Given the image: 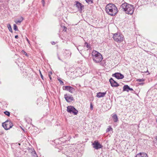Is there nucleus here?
<instances>
[{
    "label": "nucleus",
    "mask_w": 157,
    "mask_h": 157,
    "mask_svg": "<svg viewBox=\"0 0 157 157\" xmlns=\"http://www.w3.org/2000/svg\"><path fill=\"white\" fill-rule=\"evenodd\" d=\"M76 7L78 9V10L81 11L84 9V6L78 1L75 2Z\"/></svg>",
    "instance_id": "9d476101"
},
{
    "label": "nucleus",
    "mask_w": 157,
    "mask_h": 157,
    "mask_svg": "<svg viewBox=\"0 0 157 157\" xmlns=\"http://www.w3.org/2000/svg\"><path fill=\"white\" fill-rule=\"evenodd\" d=\"M21 53L24 55H25L27 56H28V54L24 50H22L21 52Z\"/></svg>",
    "instance_id": "393cba45"
},
{
    "label": "nucleus",
    "mask_w": 157,
    "mask_h": 157,
    "mask_svg": "<svg viewBox=\"0 0 157 157\" xmlns=\"http://www.w3.org/2000/svg\"><path fill=\"white\" fill-rule=\"evenodd\" d=\"M26 40H27V42L29 44H30L29 43L30 41H29V40H28V39L27 38H26Z\"/></svg>",
    "instance_id": "c9c22d12"
},
{
    "label": "nucleus",
    "mask_w": 157,
    "mask_h": 157,
    "mask_svg": "<svg viewBox=\"0 0 157 157\" xmlns=\"http://www.w3.org/2000/svg\"><path fill=\"white\" fill-rule=\"evenodd\" d=\"M7 27L8 28L9 30V31L11 32H12V29L11 27V25L10 24H8L7 25Z\"/></svg>",
    "instance_id": "6ab92c4d"
},
{
    "label": "nucleus",
    "mask_w": 157,
    "mask_h": 157,
    "mask_svg": "<svg viewBox=\"0 0 157 157\" xmlns=\"http://www.w3.org/2000/svg\"><path fill=\"white\" fill-rule=\"evenodd\" d=\"M129 90L132 91L133 90V89L132 88H131L129 87Z\"/></svg>",
    "instance_id": "72a5a7b5"
},
{
    "label": "nucleus",
    "mask_w": 157,
    "mask_h": 157,
    "mask_svg": "<svg viewBox=\"0 0 157 157\" xmlns=\"http://www.w3.org/2000/svg\"><path fill=\"white\" fill-rule=\"evenodd\" d=\"M4 113L6 115H7L8 116H9L10 114V113L9 112L7 111L4 112Z\"/></svg>",
    "instance_id": "b1692460"
},
{
    "label": "nucleus",
    "mask_w": 157,
    "mask_h": 157,
    "mask_svg": "<svg viewBox=\"0 0 157 157\" xmlns=\"http://www.w3.org/2000/svg\"><path fill=\"white\" fill-rule=\"evenodd\" d=\"M39 72H40V75L41 78H42V79L43 80H44V77H43V75H42L41 73V72L40 70H39Z\"/></svg>",
    "instance_id": "c85d7f7f"
},
{
    "label": "nucleus",
    "mask_w": 157,
    "mask_h": 157,
    "mask_svg": "<svg viewBox=\"0 0 157 157\" xmlns=\"http://www.w3.org/2000/svg\"><path fill=\"white\" fill-rule=\"evenodd\" d=\"M135 157H148V156L146 153L140 152L137 154Z\"/></svg>",
    "instance_id": "ddd939ff"
},
{
    "label": "nucleus",
    "mask_w": 157,
    "mask_h": 157,
    "mask_svg": "<svg viewBox=\"0 0 157 157\" xmlns=\"http://www.w3.org/2000/svg\"><path fill=\"white\" fill-rule=\"evenodd\" d=\"M105 11L109 15L113 16L118 12V10L116 6L113 4H108L105 7Z\"/></svg>",
    "instance_id": "f03ea898"
},
{
    "label": "nucleus",
    "mask_w": 157,
    "mask_h": 157,
    "mask_svg": "<svg viewBox=\"0 0 157 157\" xmlns=\"http://www.w3.org/2000/svg\"><path fill=\"white\" fill-rule=\"evenodd\" d=\"M106 94V92H102V93L99 92L97 94L96 96L99 98L103 97H104L105 96Z\"/></svg>",
    "instance_id": "4468645a"
},
{
    "label": "nucleus",
    "mask_w": 157,
    "mask_h": 157,
    "mask_svg": "<svg viewBox=\"0 0 157 157\" xmlns=\"http://www.w3.org/2000/svg\"><path fill=\"white\" fill-rule=\"evenodd\" d=\"M52 74V71H50L48 73V76L50 78V79L51 80L52 79V78L51 77V75Z\"/></svg>",
    "instance_id": "bb28decb"
},
{
    "label": "nucleus",
    "mask_w": 157,
    "mask_h": 157,
    "mask_svg": "<svg viewBox=\"0 0 157 157\" xmlns=\"http://www.w3.org/2000/svg\"><path fill=\"white\" fill-rule=\"evenodd\" d=\"M113 118L114 122H117L118 120L116 114H114L113 116Z\"/></svg>",
    "instance_id": "dca6fc26"
},
{
    "label": "nucleus",
    "mask_w": 157,
    "mask_h": 157,
    "mask_svg": "<svg viewBox=\"0 0 157 157\" xmlns=\"http://www.w3.org/2000/svg\"><path fill=\"white\" fill-rule=\"evenodd\" d=\"M112 129H113V128H112L110 127L109 128L107 129L106 130V132H108L110 130H112Z\"/></svg>",
    "instance_id": "cd10ccee"
},
{
    "label": "nucleus",
    "mask_w": 157,
    "mask_h": 157,
    "mask_svg": "<svg viewBox=\"0 0 157 157\" xmlns=\"http://www.w3.org/2000/svg\"><path fill=\"white\" fill-rule=\"evenodd\" d=\"M67 110L68 112L73 113L75 115H77L78 113V111L74 107L71 106H67Z\"/></svg>",
    "instance_id": "423d86ee"
},
{
    "label": "nucleus",
    "mask_w": 157,
    "mask_h": 157,
    "mask_svg": "<svg viewBox=\"0 0 157 157\" xmlns=\"http://www.w3.org/2000/svg\"><path fill=\"white\" fill-rule=\"evenodd\" d=\"M145 81V79L143 78L142 79H137L136 80L137 82H144Z\"/></svg>",
    "instance_id": "412c9836"
},
{
    "label": "nucleus",
    "mask_w": 157,
    "mask_h": 157,
    "mask_svg": "<svg viewBox=\"0 0 157 157\" xmlns=\"http://www.w3.org/2000/svg\"><path fill=\"white\" fill-rule=\"evenodd\" d=\"M51 43H52V44H53V45L55 44H56L55 42H53H53H52Z\"/></svg>",
    "instance_id": "4c0bfd02"
},
{
    "label": "nucleus",
    "mask_w": 157,
    "mask_h": 157,
    "mask_svg": "<svg viewBox=\"0 0 157 157\" xmlns=\"http://www.w3.org/2000/svg\"><path fill=\"white\" fill-rule=\"evenodd\" d=\"M90 109L91 110H93V106H92V105L91 104H90Z\"/></svg>",
    "instance_id": "7c9ffc66"
},
{
    "label": "nucleus",
    "mask_w": 157,
    "mask_h": 157,
    "mask_svg": "<svg viewBox=\"0 0 157 157\" xmlns=\"http://www.w3.org/2000/svg\"><path fill=\"white\" fill-rule=\"evenodd\" d=\"M156 77L157 78V75H156Z\"/></svg>",
    "instance_id": "37998d69"
},
{
    "label": "nucleus",
    "mask_w": 157,
    "mask_h": 157,
    "mask_svg": "<svg viewBox=\"0 0 157 157\" xmlns=\"http://www.w3.org/2000/svg\"><path fill=\"white\" fill-rule=\"evenodd\" d=\"M112 76L115 77L117 79H122L124 78V76L123 75L118 72L113 74Z\"/></svg>",
    "instance_id": "1a4fd4ad"
},
{
    "label": "nucleus",
    "mask_w": 157,
    "mask_h": 157,
    "mask_svg": "<svg viewBox=\"0 0 157 157\" xmlns=\"http://www.w3.org/2000/svg\"><path fill=\"white\" fill-rule=\"evenodd\" d=\"M84 46L86 47L87 48H90V45L86 42H85Z\"/></svg>",
    "instance_id": "a211bd4d"
},
{
    "label": "nucleus",
    "mask_w": 157,
    "mask_h": 157,
    "mask_svg": "<svg viewBox=\"0 0 157 157\" xmlns=\"http://www.w3.org/2000/svg\"><path fill=\"white\" fill-rule=\"evenodd\" d=\"M113 38L114 40L117 43L122 42L124 39V36L119 33H117L113 34Z\"/></svg>",
    "instance_id": "20e7f679"
},
{
    "label": "nucleus",
    "mask_w": 157,
    "mask_h": 157,
    "mask_svg": "<svg viewBox=\"0 0 157 157\" xmlns=\"http://www.w3.org/2000/svg\"><path fill=\"white\" fill-rule=\"evenodd\" d=\"M64 29L65 30V31H66L67 29V28L65 26H64Z\"/></svg>",
    "instance_id": "e433bc0d"
},
{
    "label": "nucleus",
    "mask_w": 157,
    "mask_h": 157,
    "mask_svg": "<svg viewBox=\"0 0 157 157\" xmlns=\"http://www.w3.org/2000/svg\"><path fill=\"white\" fill-rule=\"evenodd\" d=\"M13 29L15 31H17L18 30L17 26L16 24H14L13 25Z\"/></svg>",
    "instance_id": "aec40b11"
},
{
    "label": "nucleus",
    "mask_w": 157,
    "mask_h": 157,
    "mask_svg": "<svg viewBox=\"0 0 157 157\" xmlns=\"http://www.w3.org/2000/svg\"><path fill=\"white\" fill-rule=\"evenodd\" d=\"M129 87L128 85H124L123 88V91H129Z\"/></svg>",
    "instance_id": "2eb2a0df"
},
{
    "label": "nucleus",
    "mask_w": 157,
    "mask_h": 157,
    "mask_svg": "<svg viewBox=\"0 0 157 157\" xmlns=\"http://www.w3.org/2000/svg\"><path fill=\"white\" fill-rule=\"evenodd\" d=\"M63 90H66L69 91L70 93H72L75 91V89L70 86H65L63 87Z\"/></svg>",
    "instance_id": "9b49d317"
},
{
    "label": "nucleus",
    "mask_w": 157,
    "mask_h": 157,
    "mask_svg": "<svg viewBox=\"0 0 157 157\" xmlns=\"http://www.w3.org/2000/svg\"><path fill=\"white\" fill-rule=\"evenodd\" d=\"M32 155L34 156V157H36L37 156V154L36 153L35 151H33L32 153Z\"/></svg>",
    "instance_id": "5701e85b"
},
{
    "label": "nucleus",
    "mask_w": 157,
    "mask_h": 157,
    "mask_svg": "<svg viewBox=\"0 0 157 157\" xmlns=\"http://www.w3.org/2000/svg\"><path fill=\"white\" fill-rule=\"evenodd\" d=\"M109 82L111 86L113 87H117L119 86V84L112 78L109 79Z\"/></svg>",
    "instance_id": "f8f14e48"
},
{
    "label": "nucleus",
    "mask_w": 157,
    "mask_h": 157,
    "mask_svg": "<svg viewBox=\"0 0 157 157\" xmlns=\"http://www.w3.org/2000/svg\"><path fill=\"white\" fill-rule=\"evenodd\" d=\"M58 80L59 81L61 85H64L63 82L61 80L60 78H58Z\"/></svg>",
    "instance_id": "a878e982"
},
{
    "label": "nucleus",
    "mask_w": 157,
    "mask_h": 157,
    "mask_svg": "<svg viewBox=\"0 0 157 157\" xmlns=\"http://www.w3.org/2000/svg\"><path fill=\"white\" fill-rule=\"evenodd\" d=\"M18 35H16L15 36V38H16V39H17V38H18Z\"/></svg>",
    "instance_id": "f704fd0d"
},
{
    "label": "nucleus",
    "mask_w": 157,
    "mask_h": 157,
    "mask_svg": "<svg viewBox=\"0 0 157 157\" xmlns=\"http://www.w3.org/2000/svg\"><path fill=\"white\" fill-rule=\"evenodd\" d=\"M42 3L43 4V6H44V4H45L44 0H42Z\"/></svg>",
    "instance_id": "c756f323"
},
{
    "label": "nucleus",
    "mask_w": 157,
    "mask_h": 157,
    "mask_svg": "<svg viewBox=\"0 0 157 157\" xmlns=\"http://www.w3.org/2000/svg\"><path fill=\"white\" fill-rule=\"evenodd\" d=\"M92 56L93 61L96 63L100 62L103 59L102 55L95 50L93 51Z\"/></svg>",
    "instance_id": "7ed1b4c3"
},
{
    "label": "nucleus",
    "mask_w": 157,
    "mask_h": 157,
    "mask_svg": "<svg viewBox=\"0 0 157 157\" xmlns=\"http://www.w3.org/2000/svg\"><path fill=\"white\" fill-rule=\"evenodd\" d=\"M155 139H156V140L154 141L155 142V144H157V136H156Z\"/></svg>",
    "instance_id": "473e14b6"
},
{
    "label": "nucleus",
    "mask_w": 157,
    "mask_h": 157,
    "mask_svg": "<svg viewBox=\"0 0 157 157\" xmlns=\"http://www.w3.org/2000/svg\"><path fill=\"white\" fill-rule=\"evenodd\" d=\"M23 17H21L20 20H16V21H15V22L17 24H18V23H20L23 20Z\"/></svg>",
    "instance_id": "f3484780"
},
{
    "label": "nucleus",
    "mask_w": 157,
    "mask_h": 157,
    "mask_svg": "<svg viewBox=\"0 0 157 157\" xmlns=\"http://www.w3.org/2000/svg\"><path fill=\"white\" fill-rule=\"evenodd\" d=\"M64 98L67 102H70L74 100V98L72 95H70L67 94L64 95Z\"/></svg>",
    "instance_id": "6e6552de"
},
{
    "label": "nucleus",
    "mask_w": 157,
    "mask_h": 157,
    "mask_svg": "<svg viewBox=\"0 0 157 157\" xmlns=\"http://www.w3.org/2000/svg\"><path fill=\"white\" fill-rule=\"evenodd\" d=\"M58 58L59 59V60H61L60 59L59 57H58Z\"/></svg>",
    "instance_id": "ea45409f"
},
{
    "label": "nucleus",
    "mask_w": 157,
    "mask_h": 157,
    "mask_svg": "<svg viewBox=\"0 0 157 157\" xmlns=\"http://www.w3.org/2000/svg\"><path fill=\"white\" fill-rule=\"evenodd\" d=\"M119 9L125 12L126 14L132 15L134 12V8L132 5L124 2L120 6Z\"/></svg>",
    "instance_id": "f257e3e1"
},
{
    "label": "nucleus",
    "mask_w": 157,
    "mask_h": 157,
    "mask_svg": "<svg viewBox=\"0 0 157 157\" xmlns=\"http://www.w3.org/2000/svg\"><path fill=\"white\" fill-rule=\"evenodd\" d=\"M144 84V82H141L139 83V84L140 85H143Z\"/></svg>",
    "instance_id": "2f4dec72"
},
{
    "label": "nucleus",
    "mask_w": 157,
    "mask_h": 157,
    "mask_svg": "<svg viewBox=\"0 0 157 157\" xmlns=\"http://www.w3.org/2000/svg\"><path fill=\"white\" fill-rule=\"evenodd\" d=\"M13 125V123L10 121H7L2 124V126L6 130L11 128Z\"/></svg>",
    "instance_id": "39448f33"
},
{
    "label": "nucleus",
    "mask_w": 157,
    "mask_h": 157,
    "mask_svg": "<svg viewBox=\"0 0 157 157\" xmlns=\"http://www.w3.org/2000/svg\"><path fill=\"white\" fill-rule=\"evenodd\" d=\"M88 55H88V57H87V56L85 57V58H88V57L90 55V53H89Z\"/></svg>",
    "instance_id": "58836bf2"
},
{
    "label": "nucleus",
    "mask_w": 157,
    "mask_h": 157,
    "mask_svg": "<svg viewBox=\"0 0 157 157\" xmlns=\"http://www.w3.org/2000/svg\"><path fill=\"white\" fill-rule=\"evenodd\" d=\"M20 143L19 144V145H20Z\"/></svg>",
    "instance_id": "79ce46f5"
},
{
    "label": "nucleus",
    "mask_w": 157,
    "mask_h": 157,
    "mask_svg": "<svg viewBox=\"0 0 157 157\" xmlns=\"http://www.w3.org/2000/svg\"><path fill=\"white\" fill-rule=\"evenodd\" d=\"M92 145L93 147L95 149L98 150L100 148H101L103 147V146L99 143L98 141L95 140L92 143Z\"/></svg>",
    "instance_id": "0eeeda50"
},
{
    "label": "nucleus",
    "mask_w": 157,
    "mask_h": 157,
    "mask_svg": "<svg viewBox=\"0 0 157 157\" xmlns=\"http://www.w3.org/2000/svg\"><path fill=\"white\" fill-rule=\"evenodd\" d=\"M79 47H78V48H77V49H78V51H79Z\"/></svg>",
    "instance_id": "a19ab883"
},
{
    "label": "nucleus",
    "mask_w": 157,
    "mask_h": 157,
    "mask_svg": "<svg viewBox=\"0 0 157 157\" xmlns=\"http://www.w3.org/2000/svg\"><path fill=\"white\" fill-rule=\"evenodd\" d=\"M86 2L88 4H92L93 3V0H85Z\"/></svg>",
    "instance_id": "4be33fe9"
}]
</instances>
